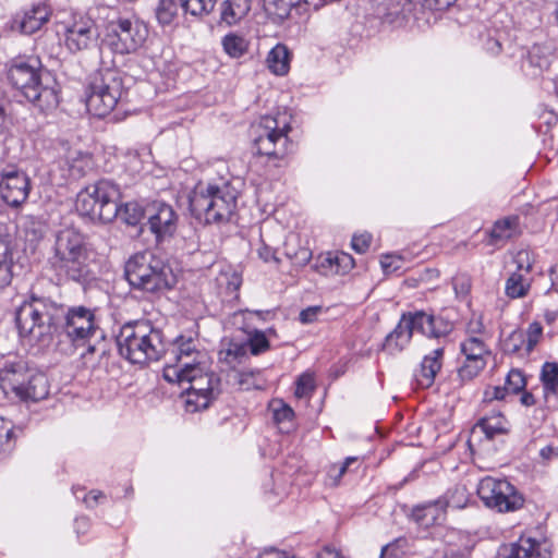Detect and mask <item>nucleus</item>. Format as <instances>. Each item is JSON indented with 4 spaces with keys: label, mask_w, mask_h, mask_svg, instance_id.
I'll return each mask as SVG.
<instances>
[{
    "label": "nucleus",
    "mask_w": 558,
    "mask_h": 558,
    "mask_svg": "<svg viewBox=\"0 0 558 558\" xmlns=\"http://www.w3.org/2000/svg\"><path fill=\"white\" fill-rule=\"evenodd\" d=\"M120 185L109 179H100L77 193L76 211L92 222L109 223L120 217L126 225L136 226L146 210L136 203L121 204Z\"/></svg>",
    "instance_id": "f257e3e1"
},
{
    "label": "nucleus",
    "mask_w": 558,
    "mask_h": 558,
    "mask_svg": "<svg viewBox=\"0 0 558 558\" xmlns=\"http://www.w3.org/2000/svg\"><path fill=\"white\" fill-rule=\"evenodd\" d=\"M239 180L220 177L198 182L190 196L192 216L205 225H221L232 220L240 196Z\"/></svg>",
    "instance_id": "f03ea898"
},
{
    "label": "nucleus",
    "mask_w": 558,
    "mask_h": 558,
    "mask_svg": "<svg viewBox=\"0 0 558 558\" xmlns=\"http://www.w3.org/2000/svg\"><path fill=\"white\" fill-rule=\"evenodd\" d=\"M454 330V322L444 312L413 311L403 313L398 325L389 332L383 343V350L389 354L403 351L411 342L414 332L427 339L446 343Z\"/></svg>",
    "instance_id": "7ed1b4c3"
},
{
    "label": "nucleus",
    "mask_w": 558,
    "mask_h": 558,
    "mask_svg": "<svg viewBox=\"0 0 558 558\" xmlns=\"http://www.w3.org/2000/svg\"><path fill=\"white\" fill-rule=\"evenodd\" d=\"M87 258L85 235L77 229L65 228L56 234L48 267L58 282L85 284L90 279Z\"/></svg>",
    "instance_id": "20e7f679"
},
{
    "label": "nucleus",
    "mask_w": 558,
    "mask_h": 558,
    "mask_svg": "<svg viewBox=\"0 0 558 558\" xmlns=\"http://www.w3.org/2000/svg\"><path fill=\"white\" fill-rule=\"evenodd\" d=\"M58 301L31 290L15 307L14 322L21 338L49 345L54 331Z\"/></svg>",
    "instance_id": "39448f33"
},
{
    "label": "nucleus",
    "mask_w": 558,
    "mask_h": 558,
    "mask_svg": "<svg viewBox=\"0 0 558 558\" xmlns=\"http://www.w3.org/2000/svg\"><path fill=\"white\" fill-rule=\"evenodd\" d=\"M116 342L122 357L142 366L159 361L166 352L162 331L147 319L125 323Z\"/></svg>",
    "instance_id": "423d86ee"
},
{
    "label": "nucleus",
    "mask_w": 558,
    "mask_h": 558,
    "mask_svg": "<svg viewBox=\"0 0 558 558\" xmlns=\"http://www.w3.org/2000/svg\"><path fill=\"white\" fill-rule=\"evenodd\" d=\"M43 66L37 57H16L8 65L7 77L10 84L40 110L54 109L59 95L54 87L44 85Z\"/></svg>",
    "instance_id": "0eeeda50"
},
{
    "label": "nucleus",
    "mask_w": 558,
    "mask_h": 558,
    "mask_svg": "<svg viewBox=\"0 0 558 558\" xmlns=\"http://www.w3.org/2000/svg\"><path fill=\"white\" fill-rule=\"evenodd\" d=\"M124 276L132 289L151 294L163 293L177 283L170 265L150 251L130 257L124 267Z\"/></svg>",
    "instance_id": "6e6552de"
},
{
    "label": "nucleus",
    "mask_w": 558,
    "mask_h": 558,
    "mask_svg": "<svg viewBox=\"0 0 558 558\" xmlns=\"http://www.w3.org/2000/svg\"><path fill=\"white\" fill-rule=\"evenodd\" d=\"M59 313L56 315L54 331L59 341H66L74 348L85 347L92 338L100 332L104 338L96 317V308L85 305L68 306L58 302Z\"/></svg>",
    "instance_id": "1a4fd4ad"
},
{
    "label": "nucleus",
    "mask_w": 558,
    "mask_h": 558,
    "mask_svg": "<svg viewBox=\"0 0 558 558\" xmlns=\"http://www.w3.org/2000/svg\"><path fill=\"white\" fill-rule=\"evenodd\" d=\"M125 90V75L117 68H101L89 75L85 87L87 110L95 117L108 116Z\"/></svg>",
    "instance_id": "9d476101"
},
{
    "label": "nucleus",
    "mask_w": 558,
    "mask_h": 558,
    "mask_svg": "<svg viewBox=\"0 0 558 558\" xmlns=\"http://www.w3.org/2000/svg\"><path fill=\"white\" fill-rule=\"evenodd\" d=\"M290 130L291 128L287 122L280 125L276 117H262L251 128L253 147L256 149V154L266 156L268 159H283L292 146L288 137Z\"/></svg>",
    "instance_id": "9b49d317"
},
{
    "label": "nucleus",
    "mask_w": 558,
    "mask_h": 558,
    "mask_svg": "<svg viewBox=\"0 0 558 558\" xmlns=\"http://www.w3.org/2000/svg\"><path fill=\"white\" fill-rule=\"evenodd\" d=\"M180 386L187 384L183 390L186 393V405L192 412L206 409L221 392V380L214 372L206 371L205 363L187 368L178 380Z\"/></svg>",
    "instance_id": "f8f14e48"
},
{
    "label": "nucleus",
    "mask_w": 558,
    "mask_h": 558,
    "mask_svg": "<svg viewBox=\"0 0 558 558\" xmlns=\"http://www.w3.org/2000/svg\"><path fill=\"white\" fill-rule=\"evenodd\" d=\"M148 29L137 17H119L107 26L101 44V52L106 49L114 54L135 52L146 40Z\"/></svg>",
    "instance_id": "ddd939ff"
},
{
    "label": "nucleus",
    "mask_w": 558,
    "mask_h": 558,
    "mask_svg": "<svg viewBox=\"0 0 558 558\" xmlns=\"http://www.w3.org/2000/svg\"><path fill=\"white\" fill-rule=\"evenodd\" d=\"M477 494L485 506L498 512L515 511L524 505V497L507 480L487 476L478 483Z\"/></svg>",
    "instance_id": "4468645a"
},
{
    "label": "nucleus",
    "mask_w": 558,
    "mask_h": 558,
    "mask_svg": "<svg viewBox=\"0 0 558 558\" xmlns=\"http://www.w3.org/2000/svg\"><path fill=\"white\" fill-rule=\"evenodd\" d=\"M64 44L72 53L88 50L98 38V27L90 12H73L62 23Z\"/></svg>",
    "instance_id": "2eb2a0df"
},
{
    "label": "nucleus",
    "mask_w": 558,
    "mask_h": 558,
    "mask_svg": "<svg viewBox=\"0 0 558 558\" xmlns=\"http://www.w3.org/2000/svg\"><path fill=\"white\" fill-rule=\"evenodd\" d=\"M536 257L533 251L521 248L512 257V264L515 269L508 272L505 280L504 293L510 300H519L526 298L532 289L533 271Z\"/></svg>",
    "instance_id": "dca6fc26"
},
{
    "label": "nucleus",
    "mask_w": 558,
    "mask_h": 558,
    "mask_svg": "<svg viewBox=\"0 0 558 558\" xmlns=\"http://www.w3.org/2000/svg\"><path fill=\"white\" fill-rule=\"evenodd\" d=\"M205 354L196 348V340L193 337L179 336L174 339L169 351V361L163 368V378L168 383L178 380L187 368L199 365Z\"/></svg>",
    "instance_id": "f3484780"
},
{
    "label": "nucleus",
    "mask_w": 558,
    "mask_h": 558,
    "mask_svg": "<svg viewBox=\"0 0 558 558\" xmlns=\"http://www.w3.org/2000/svg\"><path fill=\"white\" fill-rule=\"evenodd\" d=\"M31 180L16 165L0 168V196L11 207H19L28 197Z\"/></svg>",
    "instance_id": "a211bd4d"
},
{
    "label": "nucleus",
    "mask_w": 558,
    "mask_h": 558,
    "mask_svg": "<svg viewBox=\"0 0 558 558\" xmlns=\"http://www.w3.org/2000/svg\"><path fill=\"white\" fill-rule=\"evenodd\" d=\"M147 227L157 243L170 240L177 229L179 216L173 207L165 202H154L146 208Z\"/></svg>",
    "instance_id": "6ab92c4d"
},
{
    "label": "nucleus",
    "mask_w": 558,
    "mask_h": 558,
    "mask_svg": "<svg viewBox=\"0 0 558 558\" xmlns=\"http://www.w3.org/2000/svg\"><path fill=\"white\" fill-rule=\"evenodd\" d=\"M450 507L449 492L435 500L424 501L414 506L402 505L401 510L408 520L416 523H440L447 519Z\"/></svg>",
    "instance_id": "aec40b11"
},
{
    "label": "nucleus",
    "mask_w": 558,
    "mask_h": 558,
    "mask_svg": "<svg viewBox=\"0 0 558 558\" xmlns=\"http://www.w3.org/2000/svg\"><path fill=\"white\" fill-rule=\"evenodd\" d=\"M29 373L21 357L16 354H8L0 371V387L3 393L14 399Z\"/></svg>",
    "instance_id": "412c9836"
},
{
    "label": "nucleus",
    "mask_w": 558,
    "mask_h": 558,
    "mask_svg": "<svg viewBox=\"0 0 558 558\" xmlns=\"http://www.w3.org/2000/svg\"><path fill=\"white\" fill-rule=\"evenodd\" d=\"M56 163L62 179L76 181L86 174L90 168L92 158L86 153L68 147L64 148V154L59 156Z\"/></svg>",
    "instance_id": "4be33fe9"
},
{
    "label": "nucleus",
    "mask_w": 558,
    "mask_h": 558,
    "mask_svg": "<svg viewBox=\"0 0 558 558\" xmlns=\"http://www.w3.org/2000/svg\"><path fill=\"white\" fill-rule=\"evenodd\" d=\"M444 355L445 347L438 345L423 356L413 374L416 388L428 389L434 385L437 374L442 368Z\"/></svg>",
    "instance_id": "5701e85b"
},
{
    "label": "nucleus",
    "mask_w": 558,
    "mask_h": 558,
    "mask_svg": "<svg viewBox=\"0 0 558 558\" xmlns=\"http://www.w3.org/2000/svg\"><path fill=\"white\" fill-rule=\"evenodd\" d=\"M551 543L549 539L522 535L511 544L504 558H551Z\"/></svg>",
    "instance_id": "b1692460"
},
{
    "label": "nucleus",
    "mask_w": 558,
    "mask_h": 558,
    "mask_svg": "<svg viewBox=\"0 0 558 558\" xmlns=\"http://www.w3.org/2000/svg\"><path fill=\"white\" fill-rule=\"evenodd\" d=\"M354 267L353 257L344 252L322 253L314 258L312 268L323 276L344 275Z\"/></svg>",
    "instance_id": "393cba45"
},
{
    "label": "nucleus",
    "mask_w": 558,
    "mask_h": 558,
    "mask_svg": "<svg viewBox=\"0 0 558 558\" xmlns=\"http://www.w3.org/2000/svg\"><path fill=\"white\" fill-rule=\"evenodd\" d=\"M51 10L48 4L39 2L14 19V25L25 35L39 31L50 19Z\"/></svg>",
    "instance_id": "a878e982"
},
{
    "label": "nucleus",
    "mask_w": 558,
    "mask_h": 558,
    "mask_svg": "<svg viewBox=\"0 0 558 558\" xmlns=\"http://www.w3.org/2000/svg\"><path fill=\"white\" fill-rule=\"evenodd\" d=\"M554 59L555 57L549 46L535 44L527 50L522 61V68L529 75L537 76L550 68Z\"/></svg>",
    "instance_id": "bb28decb"
},
{
    "label": "nucleus",
    "mask_w": 558,
    "mask_h": 558,
    "mask_svg": "<svg viewBox=\"0 0 558 558\" xmlns=\"http://www.w3.org/2000/svg\"><path fill=\"white\" fill-rule=\"evenodd\" d=\"M15 245L10 234L0 233V290L13 280Z\"/></svg>",
    "instance_id": "cd10ccee"
},
{
    "label": "nucleus",
    "mask_w": 558,
    "mask_h": 558,
    "mask_svg": "<svg viewBox=\"0 0 558 558\" xmlns=\"http://www.w3.org/2000/svg\"><path fill=\"white\" fill-rule=\"evenodd\" d=\"M48 393L49 386L46 376L31 372L14 399L36 402L45 399Z\"/></svg>",
    "instance_id": "c85d7f7f"
},
{
    "label": "nucleus",
    "mask_w": 558,
    "mask_h": 558,
    "mask_svg": "<svg viewBox=\"0 0 558 558\" xmlns=\"http://www.w3.org/2000/svg\"><path fill=\"white\" fill-rule=\"evenodd\" d=\"M306 3L305 0H263V8L274 23L281 24L290 17L293 10L298 11Z\"/></svg>",
    "instance_id": "c756f323"
},
{
    "label": "nucleus",
    "mask_w": 558,
    "mask_h": 558,
    "mask_svg": "<svg viewBox=\"0 0 558 558\" xmlns=\"http://www.w3.org/2000/svg\"><path fill=\"white\" fill-rule=\"evenodd\" d=\"M284 256L298 268L305 267L312 259V251L302 244L299 235L291 234L287 236L283 244Z\"/></svg>",
    "instance_id": "7c9ffc66"
},
{
    "label": "nucleus",
    "mask_w": 558,
    "mask_h": 558,
    "mask_svg": "<svg viewBox=\"0 0 558 558\" xmlns=\"http://www.w3.org/2000/svg\"><path fill=\"white\" fill-rule=\"evenodd\" d=\"M412 3L409 0H380L377 3L376 14L384 22L396 23L398 20L405 19L411 12Z\"/></svg>",
    "instance_id": "2f4dec72"
},
{
    "label": "nucleus",
    "mask_w": 558,
    "mask_h": 558,
    "mask_svg": "<svg viewBox=\"0 0 558 558\" xmlns=\"http://www.w3.org/2000/svg\"><path fill=\"white\" fill-rule=\"evenodd\" d=\"M251 10V0H225L220 4V24L232 26L244 19Z\"/></svg>",
    "instance_id": "473e14b6"
},
{
    "label": "nucleus",
    "mask_w": 558,
    "mask_h": 558,
    "mask_svg": "<svg viewBox=\"0 0 558 558\" xmlns=\"http://www.w3.org/2000/svg\"><path fill=\"white\" fill-rule=\"evenodd\" d=\"M539 379L546 403L558 399V363L545 362L542 366Z\"/></svg>",
    "instance_id": "72a5a7b5"
},
{
    "label": "nucleus",
    "mask_w": 558,
    "mask_h": 558,
    "mask_svg": "<svg viewBox=\"0 0 558 558\" xmlns=\"http://www.w3.org/2000/svg\"><path fill=\"white\" fill-rule=\"evenodd\" d=\"M476 427L480 428L489 440L496 436L506 435L509 432V422L501 412H493L490 415L482 417Z\"/></svg>",
    "instance_id": "f704fd0d"
},
{
    "label": "nucleus",
    "mask_w": 558,
    "mask_h": 558,
    "mask_svg": "<svg viewBox=\"0 0 558 558\" xmlns=\"http://www.w3.org/2000/svg\"><path fill=\"white\" fill-rule=\"evenodd\" d=\"M518 226V217H506L497 220L489 231L490 243L498 245L499 243L511 239L517 233Z\"/></svg>",
    "instance_id": "c9c22d12"
},
{
    "label": "nucleus",
    "mask_w": 558,
    "mask_h": 558,
    "mask_svg": "<svg viewBox=\"0 0 558 558\" xmlns=\"http://www.w3.org/2000/svg\"><path fill=\"white\" fill-rule=\"evenodd\" d=\"M248 354V349L245 340H238L231 338L220 350V360L230 365L242 363Z\"/></svg>",
    "instance_id": "e433bc0d"
},
{
    "label": "nucleus",
    "mask_w": 558,
    "mask_h": 558,
    "mask_svg": "<svg viewBox=\"0 0 558 558\" xmlns=\"http://www.w3.org/2000/svg\"><path fill=\"white\" fill-rule=\"evenodd\" d=\"M460 351L465 360L474 361L476 359L478 362H487L486 357L490 354L484 338H465L460 343Z\"/></svg>",
    "instance_id": "4c0bfd02"
},
{
    "label": "nucleus",
    "mask_w": 558,
    "mask_h": 558,
    "mask_svg": "<svg viewBox=\"0 0 558 558\" xmlns=\"http://www.w3.org/2000/svg\"><path fill=\"white\" fill-rule=\"evenodd\" d=\"M267 63L269 70L276 75H284L290 68V54L288 48L277 44L268 53Z\"/></svg>",
    "instance_id": "58836bf2"
},
{
    "label": "nucleus",
    "mask_w": 558,
    "mask_h": 558,
    "mask_svg": "<svg viewBox=\"0 0 558 558\" xmlns=\"http://www.w3.org/2000/svg\"><path fill=\"white\" fill-rule=\"evenodd\" d=\"M272 413V420L282 432H289L293 426L294 411L293 409L280 399L272 400L269 404Z\"/></svg>",
    "instance_id": "ea45409f"
},
{
    "label": "nucleus",
    "mask_w": 558,
    "mask_h": 558,
    "mask_svg": "<svg viewBox=\"0 0 558 558\" xmlns=\"http://www.w3.org/2000/svg\"><path fill=\"white\" fill-rule=\"evenodd\" d=\"M72 493L75 499L81 500L88 509H95L109 501L108 495L99 489L86 492V488L83 486H73Z\"/></svg>",
    "instance_id": "a19ab883"
},
{
    "label": "nucleus",
    "mask_w": 558,
    "mask_h": 558,
    "mask_svg": "<svg viewBox=\"0 0 558 558\" xmlns=\"http://www.w3.org/2000/svg\"><path fill=\"white\" fill-rule=\"evenodd\" d=\"M221 45L225 52L233 59L243 57L248 49L247 40L243 36L235 33H229L223 36Z\"/></svg>",
    "instance_id": "79ce46f5"
},
{
    "label": "nucleus",
    "mask_w": 558,
    "mask_h": 558,
    "mask_svg": "<svg viewBox=\"0 0 558 558\" xmlns=\"http://www.w3.org/2000/svg\"><path fill=\"white\" fill-rule=\"evenodd\" d=\"M487 362H478V360H464L463 364L457 371V387H463L476 378L485 368Z\"/></svg>",
    "instance_id": "37998d69"
},
{
    "label": "nucleus",
    "mask_w": 558,
    "mask_h": 558,
    "mask_svg": "<svg viewBox=\"0 0 558 558\" xmlns=\"http://www.w3.org/2000/svg\"><path fill=\"white\" fill-rule=\"evenodd\" d=\"M502 351L506 354L526 355V342L523 330H512L502 341Z\"/></svg>",
    "instance_id": "c03bdc74"
},
{
    "label": "nucleus",
    "mask_w": 558,
    "mask_h": 558,
    "mask_svg": "<svg viewBox=\"0 0 558 558\" xmlns=\"http://www.w3.org/2000/svg\"><path fill=\"white\" fill-rule=\"evenodd\" d=\"M14 424L0 416V456L10 453L15 446Z\"/></svg>",
    "instance_id": "a18cd8bd"
},
{
    "label": "nucleus",
    "mask_w": 558,
    "mask_h": 558,
    "mask_svg": "<svg viewBox=\"0 0 558 558\" xmlns=\"http://www.w3.org/2000/svg\"><path fill=\"white\" fill-rule=\"evenodd\" d=\"M247 338L245 339L248 352L252 355H259L270 348L269 340L264 331L258 329L247 330Z\"/></svg>",
    "instance_id": "49530a36"
},
{
    "label": "nucleus",
    "mask_w": 558,
    "mask_h": 558,
    "mask_svg": "<svg viewBox=\"0 0 558 558\" xmlns=\"http://www.w3.org/2000/svg\"><path fill=\"white\" fill-rule=\"evenodd\" d=\"M179 5L175 0H160L156 7L155 14L159 24L170 25L175 19Z\"/></svg>",
    "instance_id": "de8ad7c7"
},
{
    "label": "nucleus",
    "mask_w": 558,
    "mask_h": 558,
    "mask_svg": "<svg viewBox=\"0 0 558 558\" xmlns=\"http://www.w3.org/2000/svg\"><path fill=\"white\" fill-rule=\"evenodd\" d=\"M181 8L185 13H190L193 16H203L209 14L217 0H180Z\"/></svg>",
    "instance_id": "09e8293b"
},
{
    "label": "nucleus",
    "mask_w": 558,
    "mask_h": 558,
    "mask_svg": "<svg viewBox=\"0 0 558 558\" xmlns=\"http://www.w3.org/2000/svg\"><path fill=\"white\" fill-rule=\"evenodd\" d=\"M315 388L314 377L305 373L296 379L294 395L298 399L311 398Z\"/></svg>",
    "instance_id": "8fccbe9b"
},
{
    "label": "nucleus",
    "mask_w": 558,
    "mask_h": 558,
    "mask_svg": "<svg viewBox=\"0 0 558 558\" xmlns=\"http://www.w3.org/2000/svg\"><path fill=\"white\" fill-rule=\"evenodd\" d=\"M505 386L511 393L521 392L526 386L524 374L519 369H511L506 377Z\"/></svg>",
    "instance_id": "3c124183"
},
{
    "label": "nucleus",
    "mask_w": 558,
    "mask_h": 558,
    "mask_svg": "<svg viewBox=\"0 0 558 558\" xmlns=\"http://www.w3.org/2000/svg\"><path fill=\"white\" fill-rule=\"evenodd\" d=\"M408 547V541L399 537L381 548L379 558H401Z\"/></svg>",
    "instance_id": "603ef678"
},
{
    "label": "nucleus",
    "mask_w": 558,
    "mask_h": 558,
    "mask_svg": "<svg viewBox=\"0 0 558 558\" xmlns=\"http://www.w3.org/2000/svg\"><path fill=\"white\" fill-rule=\"evenodd\" d=\"M524 335L526 342V355H530V353L535 349V347L537 345L543 336V327L541 323L532 322L529 325Z\"/></svg>",
    "instance_id": "864d4df0"
},
{
    "label": "nucleus",
    "mask_w": 558,
    "mask_h": 558,
    "mask_svg": "<svg viewBox=\"0 0 558 558\" xmlns=\"http://www.w3.org/2000/svg\"><path fill=\"white\" fill-rule=\"evenodd\" d=\"M457 0H414V4H418L423 11L442 12L448 10Z\"/></svg>",
    "instance_id": "5fc2aeb1"
},
{
    "label": "nucleus",
    "mask_w": 558,
    "mask_h": 558,
    "mask_svg": "<svg viewBox=\"0 0 558 558\" xmlns=\"http://www.w3.org/2000/svg\"><path fill=\"white\" fill-rule=\"evenodd\" d=\"M403 259L393 254L383 255L380 258V266L385 274H393L402 268Z\"/></svg>",
    "instance_id": "6e6d98bb"
},
{
    "label": "nucleus",
    "mask_w": 558,
    "mask_h": 558,
    "mask_svg": "<svg viewBox=\"0 0 558 558\" xmlns=\"http://www.w3.org/2000/svg\"><path fill=\"white\" fill-rule=\"evenodd\" d=\"M485 326L481 316L473 315L466 324V338H483Z\"/></svg>",
    "instance_id": "4d7b16f0"
},
{
    "label": "nucleus",
    "mask_w": 558,
    "mask_h": 558,
    "mask_svg": "<svg viewBox=\"0 0 558 558\" xmlns=\"http://www.w3.org/2000/svg\"><path fill=\"white\" fill-rule=\"evenodd\" d=\"M11 119L5 111V101L0 95V141H5L10 134Z\"/></svg>",
    "instance_id": "13d9d810"
},
{
    "label": "nucleus",
    "mask_w": 558,
    "mask_h": 558,
    "mask_svg": "<svg viewBox=\"0 0 558 558\" xmlns=\"http://www.w3.org/2000/svg\"><path fill=\"white\" fill-rule=\"evenodd\" d=\"M371 241L372 235L369 233L355 234L352 238L351 246L356 253L363 254L368 250Z\"/></svg>",
    "instance_id": "bf43d9fd"
},
{
    "label": "nucleus",
    "mask_w": 558,
    "mask_h": 558,
    "mask_svg": "<svg viewBox=\"0 0 558 558\" xmlns=\"http://www.w3.org/2000/svg\"><path fill=\"white\" fill-rule=\"evenodd\" d=\"M509 393L506 386H495L485 390V400H505Z\"/></svg>",
    "instance_id": "052dcab7"
},
{
    "label": "nucleus",
    "mask_w": 558,
    "mask_h": 558,
    "mask_svg": "<svg viewBox=\"0 0 558 558\" xmlns=\"http://www.w3.org/2000/svg\"><path fill=\"white\" fill-rule=\"evenodd\" d=\"M320 306H308L301 311L300 322L302 324H311L316 320L317 315L320 313Z\"/></svg>",
    "instance_id": "680f3d73"
},
{
    "label": "nucleus",
    "mask_w": 558,
    "mask_h": 558,
    "mask_svg": "<svg viewBox=\"0 0 558 558\" xmlns=\"http://www.w3.org/2000/svg\"><path fill=\"white\" fill-rule=\"evenodd\" d=\"M258 256L264 260V262H276V263H279V258L277 257L276 255V251L266 245V244H263L259 248H258Z\"/></svg>",
    "instance_id": "e2e57ef3"
},
{
    "label": "nucleus",
    "mask_w": 558,
    "mask_h": 558,
    "mask_svg": "<svg viewBox=\"0 0 558 558\" xmlns=\"http://www.w3.org/2000/svg\"><path fill=\"white\" fill-rule=\"evenodd\" d=\"M357 461L356 457H348L341 464L331 465V472H338V476H343L348 471L350 464Z\"/></svg>",
    "instance_id": "0e129e2a"
},
{
    "label": "nucleus",
    "mask_w": 558,
    "mask_h": 558,
    "mask_svg": "<svg viewBox=\"0 0 558 558\" xmlns=\"http://www.w3.org/2000/svg\"><path fill=\"white\" fill-rule=\"evenodd\" d=\"M558 456V448L551 445L545 446L539 450V457L544 462L550 461L553 458Z\"/></svg>",
    "instance_id": "69168bd1"
},
{
    "label": "nucleus",
    "mask_w": 558,
    "mask_h": 558,
    "mask_svg": "<svg viewBox=\"0 0 558 558\" xmlns=\"http://www.w3.org/2000/svg\"><path fill=\"white\" fill-rule=\"evenodd\" d=\"M316 558H343V556L333 548L326 546L317 553Z\"/></svg>",
    "instance_id": "338daca9"
},
{
    "label": "nucleus",
    "mask_w": 558,
    "mask_h": 558,
    "mask_svg": "<svg viewBox=\"0 0 558 558\" xmlns=\"http://www.w3.org/2000/svg\"><path fill=\"white\" fill-rule=\"evenodd\" d=\"M260 558H290V556L284 551H279L277 549L270 548L266 549Z\"/></svg>",
    "instance_id": "774afa93"
}]
</instances>
